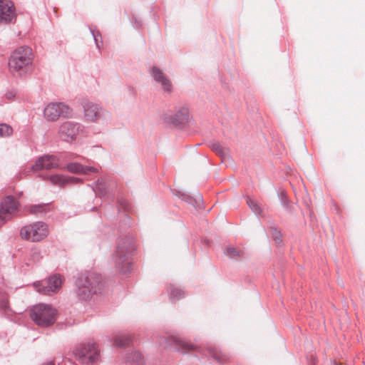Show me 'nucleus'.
<instances>
[{
	"instance_id": "obj_9",
	"label": "nucleus",
	"mask_w": 365,
	"mask_h": 365,
	"mask_svg": "<svg viewBox=\"0 0 365 365\" xmlns=\"http://www.w3.org/2000/svg\"><path fill=\"white\" fill-rule=\"evenodd\" d=\"M18 210V202L11 196L5 197L0 203V225L11 220Z\"/></svg>"
},
{
	"instance_id": "obj_15",
	"label": "nucleus",
	"mask_w": 365,
	"mask_h": 365,
	"mask_svg": "<svg viewBox=\"0 0 365 365\" xmlns=\"http://www.w3.org/2000/svg\"><path fill=\"white\" fill-rule=\"evenodd\" d=\"M66 169L68 171L76 173V174H85L89 175L94 173H98L99 171L98 168L91 167V166H83L82 165L76 163H71L66 165Z\"/></svg>"
},
{
	"instance_id": "obj_20",
	"label": "nucleus",
	"mask_w": 365,
	"mask_h": 365,
	"mask_svg": "<svg viewBox=\"0 0 365 365\" xmlns=\"http://www.w3.org/2000/svg\"><path fill=\"white\" fill-rule=\"evenodd\" d=\"M211 354L215 360L220 363H223L228 361V356L226 354L222 353L220 351L215 349L212 350Z\"/></svg>"
},
{
	"instance_id": "obj_26",
	"label": "nucleus",
	"mask_w": 365,
	"mask_h": 365,
	"mask_svg": "<svg viewBox=\"0 0 365 365\" xmlns=\"http://www.w3.org/2000/svg\"><path fill=\"white\" fill-rule=\"evenodd\" d=\"M180 347L185 351L195 349V346L189 341H180Z\"/></svg>"
},
{
	"instance_id": "obj_17",
	"label": "nucleus",
	"mask_w": 365,
	"mask_h": 365,
	"mask_svg": "<svg viewBox=\"0 0 365 365\" xmlns=\"http://www.w3.org/2000/svg\"><path fill=\"white\" fill-rule=\"evenodd\" d=\"M153 76L154 79L160 83L162 88L165 91H170L172 88V84L170 81L165 76L163 72L156 67L153 68Z\"/></svg>"
},
{
	"instance_id": "obj_23",
	"label": "nucleus",
	"mask_w": 365,
	"mask_h": 365,
	"mask_svg": "<svg viewBox=\"0 0 365 365\" xmlns=\"http://www.w3.org/2000/svg\"><path fill=\"white\" fill-rule=\"evenodd\" d=\"M13 129L7 124H0V137H7L12 134Z\"/></svg>"
},
{
	"instance_id": "obj_19",
	"label": "nucleus",
	"mask_w": 365,
	"mask_h": 365,
	"mask_svg": "<svg viewBox=\"0 0 365 365\" xmlns=\"http://www.w3.org/2000/svg\"><path fill=\"white\" fill-rule=\"evenodd\" d=\"M48 206L46 205H32L26 207V210L31 214H38L46 212Z\"/></svg>"
},
{
	"instance_id": "obj_25",
	"label": "nucleus",
	"mask_w": 365,
	"mask_h": 365,
	"mask_svg": "<svg viewBox=\"0 0 365 365\" xmlns=\"http://www.w3.org/2000/svg\"><path fill=\"white\" fill-rule=\"evenodd\" d=\"M247 203L252 210V211L255 212V213H259L260 212V209L258 205L256 202H255L251 198H247Z\"/></svg>"
},
{
	"instance_id": "obj_7",
	"label": "nucleus",
	"mask_w": 365,
	"mask_h": 365,
	"mask_svg": "<svg viewBox=\"0 0 365 365\" xmlns=\"http://www.w3.org/2000/svg\"><path fill=\"white\" fill-rule=\"evenodd\" d=\"M62 284V279L58 275H53L46 280L37 282L34 284L36 290L43 294L50 295L57 292Z\"/></svg>"
},
{
	"instance_id": "obj_28",
	"label": "nucleus",
	"mask_w": 365,
	"mask_h": 365,
	"mask_svg": "<svg viewBox=\"0 0 365 365\" xmlns=\"http://www.w3.org/2000/svg\"><path fill=\"white\" fill-rule=\"evenodd\" d=\"M171 295L176 297H181L183 295V292L178 289H175L172 290Z\"/></svg>"
},
{
	"instance_id": "obj_8",
	"label": "nucleus",
	"mask_w": 365,
	"mask_h": 365,
	"mask_svg": "<svg viewBox=\"0 0 365 365\" xmlns=\"http://www.w3.org/2000/svg\"><path fill=\"white\" fill-rule=\"evenodd\" d=\"M71 113L70 108L61 103L48 104L43 111L45 118L50 121H55L61 116L67 117Z\"/></svg>"
},
{
	"instance_id": "obj_21",
	"label": "nucleus",
	"mask_w": 365,
	"mask_h": 365,
	"mask_svg": "<svg viewBox=\"0 0 365 365\" xmlns=\"http://www.w3.org/2000/svg\"><path fill=\"white\" fill-rule=\"evenodd\" d=\"M211 148L214 152L220 156H225L228 153V150L227 148H223L220 144L217 143H213L211 145Z\"/></svg>"
},
{
	"instance_id": "obj_29",
	"label": "nucleus",
	"mask_w": 365,
	"mask_h": 365,
	"mask_svg": "<svg viewBox=\"0 0 365 365\" xmlns=\"http://www.w3.org/2000/svg\"><path fill=\"white\" fill-rule=\"evenodd\" d=\"M1 306L3 309H6L8 308V302L2 301Z\"/></svg>"
},
{
	"instance_id": "obj_2",
	"label": "nucleus",
	"mask_w": 365,
	"mask_h": 365,
	"mask_svg": "<svg viewBox=\"0 0 365 365\" xmlns=\"http://www.w3.org/2000/svg\"><path fill=\"white\" fill-rule=\"evenodd\" d=\"M78 294L83 299H87L92 294H96L103 288L101 277L96 273H88L81 276L76 282Z\"/></svg>"
},
{
	"instance_id": "obj_24",
	"label": "nucleus",
	"mask_w": 365,
	"mask_h": 365,
	"mask_svg": "<svg viewBox=\"0 0 365 365\" xmlns=\"http://www.w3.org/2000/svg\"><path fill=\"white\" fill-rule=\"evenodd\" d=\"M131 360L136 363L138 365H144L145 360L143 354L139 351H135L133 353Z\"/></svg>"
},
{
	"instance_id": "obj_14",
	"label": "nucleus",
	"mask_w": 365,
	"mask_h": 365,
	"mask_svg": "<svg viewBox=\"0 0 365 365\" xmlns=\"http://www.w3.org/2000/svg\"><path fill=\"white\" fill-rule=\"evenodd\" d=\"M47 179L54 185L63 187L68 184H75L80 181L79 178L65 176L63 175H51Z\"/></svg>"
},
{
	"instance_id": "obj_12",
	"label": "nucleus",
	"mask_w": 365,
	"mask_h": 365,
	"mask_svg": "<svg viewBox=\"0 0 365 365\" xmlns=\"http://www.w3.org/2000/svg\"><path fill=\"white\" fill-rule=\"evenodd\" d=\"M58 166V160L52 155H45L39 158L32 165V170L38 171L40 170H51Z\"/></svg>"
},
{
	"instance_id": "obj_10",
	"label": "nucleus",
	"mask_w": 365,
	"mask_h": 365,
	"mask_svg": "<svg viewBox=\"0 0 365 365\" xmlns=\"http://www.w3.org/2000/svg\"><path fill=\"white\" fill-rule=\"evenodd\" d=\"M15 19L14 4L9 0H0V25L11 23Z\"/></svg>"
},
{
	"instance_id": "obj_13",
	"label": "nucleus",
	"mask_w": 365,
	"mask_h": 365,
	"mask_svg": "<svg viewBox=\"0 0 365 365\" xmlns=\"http://www.w3.org/2000/svg\"><path fill=\"white\" fill-rule=\"evenodd\" d=\"M188 120L189 113L185 108H180L175 113H166L165 115V120L174 125L185 124Z\"/></svg>"
},
{
	"instance_id": "obj_18",
	"label": "nucleus",
	"mask_w": 365,
	"mask_h": 365,
	"mask_svg": "<svg viewBox=\"0 0 365 365\" xmlns=\"http://www.w3.org/2000/svg\"><path fill=\"white\" fill-rule=\"evenodd\" d=\"M130 337L127 335H116L114 339V345L118 347L125 346L130 344Z\"/></svg>"
},
{
	"instance_id": "obj_4",
	"label": "nucleus",
	"mask_w": 365,
	"mask_h": 365,
	"mask_svg": "<svg viewBox=\"0 0 365 365\" xmlns=\"http://www.w3.org/2000/svg\"><path fill=\"white\" fill-rule=\"evenodd\" d=\"M73 353L75 359L83 365L93 364L98 361L99 356V350L93 342L78 346Z\"/></svg>"
},
{
	"instance_id": "obj_1",
	"label": "nucleus",
	"mask_w": 365,
	"mask_h": 365,
	"mask_svg": "<svg viewBox=\"0 0 365 365\" xmlns=\"http://www.w3.org/2000/svg\"><path fill=\"white\" fill-rule=\"evenodd\" d=\"M33 51L29 46H21L13 51L9 59V69L14 76L27 73L33 63Z\"/></svg>"
},
{
	"instance_id": "obj_22",
	"label": "nucleus",
	"mask_w": 365,
	"mask_h": 365,
	"mask_svg": "<svg viewBox=\"0 0 365 365\" xmlns=\"http://www.w3.org/2000/svg\"><path fill=\"white\" fill-rule=\"evenodd\" d=\"M226 255L230 258H237L242 257L243 255V252L242 250H238L235 247H230L226 250Z\"/></svg>"
},
{
	"instance_id": "obj_30",
	"label": "nucleus",
	"mask_w": 365,
	"mask_h": 365,
	"mask_svg": "<svg viewBox=\"0 0 365 365\" xmlns=\"http://www.w3.org/2000/svg\"><path fill=\"white\" fill-rule=\"evenodd\" d=\"M43 365H54V364L52 361H48V362H46V364H44Z\"/></svg>"
},
{
	"instance_id": "obj_5",
	"label": "nucleus",
	"mask_w": 365,
	"mask_h": 365,
	"mask_svg": "<svg viewBox=\"0 0 365 365\" xmlns=\"http://www.w3.org/2000/svg\"><path fill=\"white\" fill-rule=\"evenodd\" d=\"M56 310L50 305L38 304L31 310V317L34 322L42 327H47L54 323Z\"/></svg>"
},
{
	"instance_id": "obj_16",
	"label": "nucleus",
	"mask_w": 365,
	"mask_h": 365,
	"mask_svg": "<svg viewBox=\"0 0 365 365\" xmlns=\"http://www.w3.org/2000/svg\"><path fill=\"white\" fill-rule=\"evenodd\" d=\"M83 107L86 120L93 122L100 117L101 112L97 105L92 103H86Z\"/></svg>"
},
{
	"instance_id": "obj_11",
	"label": "nucleus",
	"mask_w": 365,
	"mask_h": 365,
	"mask_svg": "<svg viewBox=\"0 0 365 365\" xmlns=\"http://www.w3.org/2000/svg\"><path fill=\"white\" fill-rule=\"evenodd\" d=\"M79 132V126L71 122L63 123L59 128L60 137L65 141H71L76 138Z\"/></svg>"
},
{
	"instance_id": "obj_27",
	"label": "nucleus",
	"mask_w": 365,
	"mask_h": 365,
	"mask_svg": "<svg viewBox=\"0 0 365 365\" xmlns=\"http://www.w3.org/2000/svg\"><path fill=\"white\" fill-rule=\"evenodd\" d=\"M272 235L276 243L280 244L282 242V240L280 232L277 231L276 229H272Z\"/></svg>"
},
{
	"instance_id": "obj_3",
	"label": "nucleus",
	"mask_w": 365,
	"mask_h": 365,
	"mask_svg": "<svg viewBox=\"0 0 365 365\" xmlns=\"http://www.w3.org/2000/svg\"><path fill=\"white\" fill-rule=\"evenodd\" d=\"M48 225L43 222H36L21 227L20 236L22 239L31 242H40L48 235Z\"/></svg>"
},
{
	"instance_id": "obj_6",
	"label": "nucleus",
	"mask_w": 365,
	"mask_h": 365,
	"mask_svg": "<svg viewBox=\"0 0 365 365\" xmlns=\"http://www.w3.org/2000/svg\"><path fill=\"white\" fill-rule=\"evenodd\" d=\"M132 250L129 240H123L118 243L115 261L117 269L122 274H126L130 271L128 254Z\"/></svg>"
}]
</instances>
